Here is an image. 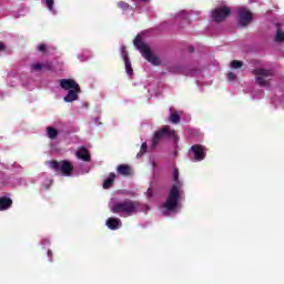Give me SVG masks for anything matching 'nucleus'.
I'll use <instances>...</instances> for the list:
<instances>
[{"instance_id": "obj_1", "label": "nucleus", "mask_w": 284, "mask_h": 284, "mask_svg": "<svg viewBox=\"0 0 284 284\" xmlns=\"http://www.w3.org/2000/svg\"><path fill=\"white\" fill-rule=\"evenodd\" d=\"M181 199H183V181L179 179V169L173 170V185L166 199V202L161 206L165 210L164 214H176L181 210Z\"/></svg>"}, {"instance_id": "obj_2", "label": "nucleus", "mask_w": 284, "mask_h": 284, "mask_svg": "<svg viewBox=\"0 0 284 284\" xmlns=\"http://www.w3.org/2000/svg\"><path fill=\"white\" fill-rule=\"evenodd\" d=\"M109 207L113 214H120L124 219L128 216H133L138 212H150V205L141 204L139 201L124 200L121 202H115L114 199L109 203Z\"/></svg>"}, {"instance_id": "obj_3", "label": "nucleus", "mask_w": 284, "mask_h": 284, "mask_svg": "<svg viewBox=\"0 0 284 284\" xmlns=\"http://www.w3.org/2000/svg\"><path fill=\"white\" fill-rule=\"evenodd\" d=\"M133 45L141 52L142 57H144L149 63H152V65H161V60L152 53L150 47L143 42V38L141 36H136L133 41Z\"/></svg>"}, {"instance_id": "obj_4", "label": "nucleus", "mask_w": 284, "mask_h": 284, "mask_svg": "<svg viewBox=\"0 0 284 284\" xmlns=\"http://www.w3.org/2000/svg\"><path fill=\"white\" fill-rule=\"evenodd\" d=\"M60 87L62 90H69L68 94L64 97L65 103H72V101H77V99H79L81 88H79V83H77L74 80L62 79L60 80Z\"/></svg>"}, {"instance_id": "obj_5", "label": "nucleus", "mask_w": 284, "mask_h": 284, "mask_svg": "<svg viewBox=\"0 0 284 284\" xmlns=\"http://www.w3.org/2000/svg\"><path fill=\"white\" fill-rule=\"evenodd\" d=\"M255 82L260 88H270L272 85V77H274V70L266 68H257L253 71Z\"/></svg>"}, {"instance_id": "obj_6", "label": "nucleus", "mask_w": 284, "mask_h": 284, "mask_svg": "<svg viewBox=\"0 0 284 284\" xmlns=\"http://www.w3.org/2000/svg\"><path fill=\"white\" fill-rule=\"evenodd\" d=\"M173 139V141H176L179 136L176 135V131L170 129V126H164L161 130L156 131L153 141H152V148H156L159 143L161 142V139Z\"/></svg>"}, {"instance_id": "obj_7", "label": "nucleus", "mask_w": 284, "mask_h": 284, "mask_svg": "<svg viewBox=\"0 0 284 284\" xmlns=\"http://www.w3.org/2000/svg\"><path fill=\"white\" fill-rule=\"evenodd\" d=\"M49 168H51V170H54V172H58V174H62L63 176H71L72 174V170L74 169L72 166V163L68 162V161H51V162H47Z\"/></svg>"}, {"instance_id": "obj_8", "label": "nucleus", "mask_w": 284, "mask_h": 284, "mask_svg": "<svg viewBox=\"0 0 284 284\" xmlns=\"http://www.w3.org/2000/svg\"><path fill=\"white\" fill-rule=\"evenodd\" d=\"M191 161H203L205 159V146L195 144L189 152Z\"/></svg>"}, {"instance_id": "obj_9", "label": "nucleus", "mask_w": 284, "mask_h": 284, "mask_svg": "<svg viewBox=\"0 0 284 284\" xmlns=\"http://www.w3.org/2000/svg\"><path fill=\"white\" fill-rule=\"evenodd\" d=\"M212 17L213 21L221 23V21H225L230 17V9L227 7H219L212 12Z\"/></svg>"}, {"instance_id": "obj_10", "label": "nucleus", "mask_w": 284, "mask_h": 284, "mask_svg": "<svg viewBox=\"0 0 284 284\" xmlns=\"http://www.w3.org/2000/svg\"><path fill=\"white\" fill-rule=\"evenodd\" d=\"M237 12L240 26H247L252 21V12L247 8L241 7Z\"/></svg>"}, {"instance_id": "obj_11", "label": "nucleus", "mask_w": 284, "mask_h": 284, "mask_svg": "<svg viewBox=\"0 0 284 284\" xmlns=\"http://www.w3.org/2000/svg\"><path fill=\"white\" fill-rule=\"evenodd\" d=\"M122 59L124 60V65L126 70V74L132 77L134 74V70H132V62H130V58L128 57V51H125V47H121Z\"/></svg>"}, {"instance_id": "obj_12", "label": "nucleus", "mask_w": 284, "mask_h": 284, "mask_svg": "<svg viewBox=\"0 0 284 284\" xmlns=\"http://www.w3.org/2000/svg\"><path fill=\"white\" fill-rule=\"evenodd\" d=\"M52 64L50 62H36L31 64V72H41L43 70H50Z\"/></svg>"}, {"instance_id": "obj_13", "label": "nucleus", "mask_w": 284, "mask_h": 284, "mask_svg": "<svg viewBox=\"0 0 284 284\" xmlns=\"http://www.w3.org/2000/svg\"><path fill=\"white\" fill-rule=\"evenodd\" d=\"M105 225L109 227V230H119L121 229V219L118 217H109L105 222Z\"/></svg>"}, {"instance_id": "obj_14", "label": "nucleus", "mask_w": 284, "mask_h": 284, "mask_svg": "<svg viewBox=\"0 0 284 284\" xmlns=\"http://www.w3.org/2000/svg\"><path fill=\"white\" fill-rule=\"evenodd\" d=\"M75 156H77V159H80L81 161L90 162V153L88 152V149H85L83 146L78 149V151L75 152Z\"/></svg>"}, {"instance_id": "obj_15", "label": "nucleus", "mask_w": 284, "mask_h": 284, "mask_svg": "<svg viewBox=\"0 0 284 284\" xmlns=\"http://www.w3.org/2000/svg\"><path fill=\"white\" fill-rule=\"evenodd\" d=\"M130 172H132V170L128 164H120L118 166V174H121L122 176H130Z\"/></svg>"}, {"instance_id": "obj_16", "label": "nucleus", "mask_w": 284, "mask_h": 284, "mask_svg": "<svg viewBox=\"0 0 284 284\" xmlns=\"http://www.w3.org/2000/svg\"><path fill=\"white\" fill-rule=\"evenodd\" d=\"M181 114H183L182 111L180 112H173L172 109H170V121L171 123H180L181 122Z\"/></svg>"}, {"instance_id": "obj_17", "label": "nucleus", "mask_w": 284, "mask_h": 284, "mask_svg": "<svg viewBox=\"0 0 284 284\" xmlns=\"http://www.w3.org/2000/svg\"><path fill=\"white\" fill-rule=\"evenodd\" d=\"M114 179H116V174L110 173L109 178L104 180V183H103L104 190H109V187H112V184L114 183Z\"/></svg>"}, {"instance_id": "obj_18", "label": "nucleus", "mask_w": 284, "mask_h": 284, "mask_svg": "<svg viewBox=\"0 0 284 284\" xmlns=\"http://www.w3.org/2000/svg\"><path fill=\"white\" fill-rule=\"evenodd\" d=\"M12 205V200L9 197H0V211L8 210Z\"/></svg>"}, {"instance_id": "obj_19", "label": "nucleus", "mask_w": 284, "mask_h": 284, "mask_svg": "<svg viewBox=\"0 0 284 284\" xmlns=\"http://www.w3.org/2000/svg\"><path fill=\"white\" fill-rule=\"evenodd\" d=\"M45 8L51 11L52 14H57V10L54 9V0H44Z\"/></svg>"}, {"instance_id": "obj_20", "label": "nucleus", "mask_w": 284, "mask_h": 284, "mask_svg": "<svg viewBox=\"0 0 284 284\" xmlns=\"http://www.w3.org/2000/svg\"><path fill=\"white\" fill-rule=\"evenodd\" d=\"M47 134L49 136V139H57V136L59 135V131H57V129L49 126L47 128Z\"/></svg>"}, {"instance_id": "obj_21", "label": "nucleus", "mask_w": 284, "mask_h": 284, "mask_svg": "<svg viewBox=\"0 0 284 284\" xmlns=\"http://www.w3.org/2000/svg\"><path fill=\"white\" fill-rule=\"evenodd\" d=\"M178 19H179L180 21H185V22L187 23V21H189L190 19H192V14H189V13L185 12V11H181V12L178 14Z\"/></svg>"}, {"instance_id": "obj_22", "label": "nucleus", "mask_w": 284, "mask_h": 284, "mask_svg": "<svg viewBox=\"0 0 284 284\" xmlns=\"http://www.w3.org/2000/svg\"><path fill=\"white\" fill-rule=\"evenodd\" d=\"M146 150H148V143L144 142L141 145L140 152L136 154V158L141 159V156H143V154H145Z\"/></svg>"}, {"instance_id": "obj_23", "label": "nucleus", "mask_w": 284, "mask_h": 284, "mask_svg": "<svg viewBox=\"0 0 284 284\" xmlns=\"http://www.w3.org/2000/svg\"><path fill=\"white\" fill-rule=\"evenodd\" d=\"M275 41L277 42L284 41V32L281 29H278L276 32Z\"/></svg>"}, {"instance_id": "obj_24", "label": "nucleus", "mask_w": 284, "mask_h": 284, "mask_svg": "<svg viewBox=\"0 0 284 284\" xmlns=\"http://www.w3.org/2000/svg\"><path fill=\"white\" fill-rule=\"evenodd\" d=\"M231 68L237 70V68H243V62L239 61V60H233L231 62Z\"/></svg>"}, {"instance_id": "obj_25", "label": "nucleus", "mask_w": 284, "mask_h": 284, "mask_svg": "<svg viewBox=\"0 0 284 284\" xmlns=\"http://www.w3.org/2000/svg\"><path fill=\"white\" fill-rule=\"evenodd\" d=\"M118 7H120L121 10H128L130 8V4H128V2L120 1L118 3Z\"/></svg>"}, {"instance_id": "obj_26", "label": "nucleus", "mask_w": 284, "mask_h": 284, "mask_svg": "<svg viewBox=\"0 0 284 284\" xmlns=\"http://www.w3.org/2000/svg\"><path fill=\"white\" fill-rule=\"evenodd\" d=\"M7 183L6 175L0 171V185H6Z\"/></svg>"}, {"instance_id": "obj_27", "label": "nucleus", "mask_w": 284, "mask_h": 284, "mask_svg": "<svg viewBox=\"0 0 284 284\" xmlns=\"http://www.w3.org/2000/svg\"><path fill=\"white\" fill-rule=\"evenodd\" d=\"M229 81H236V74L233 72L227 73Z\"/></svg>"}, {"instance_id": "obj_28", "label": "nucleus", "mask_w": 284, "mask_h": 284, "mask_svg": "<svg viewBox=\"0 0 284 284\" xmlns=\"http://www.w3.org/2000/svg\"><path fill=\"white\" fill-rule=\"evenodd\" d=\"M78 59L80 61H88L90 59V55H78Z\"/></svg>"}, {"instance_id": "obj_29", "label": "nucleus", "mask_w": 284, "mask_h": 284, "mask_svg": "<svg viewBox=\"0 0 284 284\" xmlns=\"http://www.w3.org/2000/svg\"><path fill=\"white\" fill-rule=\"evenodd\" d=\"M38 50L39 52H45V44H39Z\"/></svg>"}, {"instance_id": "obj_30", "label": "nucleus", "mask_w": 284, "mask_h": 284, "mask_svg": "<svg viewBox=\"0 0 284 284\" xmlns=\"http://www.w3.org/2000/svg\"><path fill=\"white\" fill-rule=\"evenodd\" d=\"M260 95H252V99H262L263 98V90L258 91Z\"/></svg>"}, {"instance_id": "obj_31", "label": "nucleus", "mask_w": 284, "mask_h": 284, "mask_svg": "<svg viewBox=\"0 0 284 284\" xmlns=\"http://www.w3.org/2000/svg\"><path fill=\"white\" fill-rule=\"evenodd\" d=\"M146 195L149 196V199H152V189L148 190Z\"/></svg>"}, {"instance_id": "obj_32", "label": "nucleus", "mask_w": 284, "mask_h": 284, "mask_svg": "<svg viewBox=\"0 0 284 284\" xmlns=\"http://www.w3.org/2000/svg\"><path fill=\"white\" fill-rule=\"evenodd\" d=\"M51 184H52V180L48 179V181H47V183L44 185H45V187H48Z\"/></svg>"}, {"instance_id": "obj_33", "label": "nucleus", "mask_w": 284, "mask_h": 284, "mask_svg": "<svg viewBox=\"0 0 284 284\" xmlns=\"http://www.w3.org/2000/svg\"><path fill=\"white\" fill-rule=\"evenodd\" d=\"M49 261H52V251H48Z\"/></svg>"}, {"instance_id": "obj_34", "label": "nucleus", "mask_w": 284, "mask_h": 284, "mask_svg": "<svg viewBox=\"0 0 284 284\" xmlns=\"http://www.w3.org/2000/svg\"><path fill=\"white\" fill-rule=\"evenodd\" d=\"M88 172H90V168L82 170V174H88Z\"/></svg>"}, {"instance_id": "obj_35", "label": "nucleus", "mask_w": 284, "mask_h": 284, "mask_svg": "<svg viewBox=\"0 0 284 284\" xmlns=\"http://www.w3.org/2000/svg\"><path fill=\"white\" fill-rule=\"evenodd\" d=\"M42 245H50V241L43 240V241H42Z\"/></svg>"}, {"instance_id": "obj_36", "label": "nucleus", "mask_w": 284, "mask_h": 284, "mask_svg": "<svg viewBox=\"0 0 284 284\" xmlns=\"http://www.w3.org/2000/svg\"><path fill=\"white\" fill-rule=\"evenodd\" d=\"M3 48H6V45L2 42H0V50H3Z\"/></svg>"}, {"instance_id": "obj_37", "label": "nucleus", "mask_w": 284, "mask_h": 284, "mask_svg": "<svg viewBox=\"0 0 284 284\" xmlns=\"http://www.w3.org/2000/svg\"><path fill=\"white\" fill-rule=\"evenodd\" d=\"M140 1L148 2V1H150V0H140Z\"/></svg>"}, {"instance_id": "obj_38", "label": "nucleus", "mask_w": 284, "mask_h": 284, "mask_svg": "<svg viewBox=\"0 0 284 284\" xmlns=\"http://www.w3.org/2000/svg\"><path fill=\"white\" fill-rule=\"evenodd\" d=\"M18 183H21V180H18Z\"/></svg>"}]
</instances>
